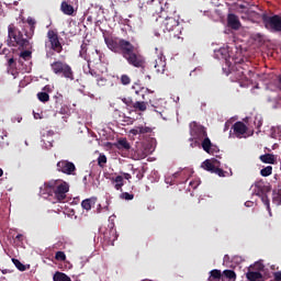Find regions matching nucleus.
Listing matches in <instances>:
<instances>
[{
	"label": "nucleus",
	"mask_w": 281,
	"mask_h": 281,
	"mask_svg": "<svg viewBox=\"0 0 281 281\" xmlns=\"http://www.w3.org/2000/svg\"><path fill=\"white\" fill-rule=\"evenodd\" d=\"M262 164H276V155L273 154H265L259 157Z\"/></svg>",
	"instance_id": "29"
},
{
	"label": "nucleus",
	"mask_w": 281,
	"mask_h": 281,
	"mask_svg": "<svg viewBox=\"0 0 281 281\" xmlns=\"http://www.w3.org/2000/svg\"><path fill=\"white\" fill-rule=\"evenodd\" d=\"M231 74L235 80H247V74H249V66L243 63H237L231 68Z\"/></svg>",
	"instance_id": "8"
},
{
	"label": "nucleus",
	"mask_w": 281,
	"mask_h": 281,
	"mask_svg": "<svg viewBox=\"0 0 281 281\" xmlns=\"http://www.w3.org/2000/svg\"><path fill=\"white\" fill-rule=\"evenodd\" d=\"M27 24H29V26H26V30H29V31H26L25 32V36H26V38H32V36H34V30H36V22L34 21V20H27Z\"/></svg>",
	"instance_id": "26"
},
{
	"label": "nucleus",
	"mask_w": 281,
	"mask_h": 281,
	"mask_svg": "<svg viewBox=\"0 0 281 281\" xmlns=\"http://www.w3.org/2000/svg\"><path fill=\"white\" fill-rule=\"evenodd\" d=\"M272 203L274 205H281V189L278 191H273L272 193Z\"/></svg>",
	"instance_id": "32"
},
{
	"label": "nucleus",
	"mask_w": 281,
	"mask_h": 281,
	"mask_svg": "<svg viewBox=\"0 0 281 281\" xmlns=\"http://www.w3.org/2000/svg\"><path fill=\"white\" fill-rule=\"evenodd\" d=\"M52 186H55L56 203H63L65 199H67V192H69V183L63 180H55Z\"/></svg>",
	"instance_id": "7"
},
{
	"label": "nucleus",
	"mask_w": 281,
	"mask_h": 281,
	"mask_svg": "<svg viewBox=\"0 0 281 281\" xmlns=\"http://www.w3.org/2000/svg\"><path fill=\"white\" fill-rule=\"evenodd\" d=\"M89 74L92 76V78H95L97 80L99 79V77H101L102 75L99 74L98 70H89Z\"/></svg>",
	"instance_id": "47"
},
{
	"label": "nucleus",
	"mask_w": 281,
	"mask_h": 281,
	"mask_svg": "<svg viewBox=\"0 0 281 281\" xmlns=\"http://www.w3.org/2000/svg\"><path fill=\"white\" fill-rule=\"evenodd\" d=\"M119 236L120 235L117 234V229H115V225L110 226V228L103 233L105 243L112 247L115 245V240H117Z\"/></svg>",
	"instance_id": "11"
},
{
	"label": "nucleus",
	"mask_w": 281,
	"mask_h": 281,
	"mask_svg": "<svg viewBox=\"0 0 281 281\" xmlns=\"http://www.w3.org/2000/svg\"><path fill=\"white\" fill-rule=\"evenodd\" d=\"M15 240H18L19 243H23V234H18L15 236Z\"/></svg>",
	"instance_id": "52"
},
{
	"label": "nucleus",
	"mask_w": 281,
	"mask_h": 281,
	"mask_svg": "<svg viewBox=\"0 0 281 281\" xmlns=\"http://www.w3.org/2000/svg\"><path fill=\"white\" fill-rule=\"evenodd\" d=\"M12 262L19 271H27V266L21 263L19 259L12 258Z\"/></svg>",
	"instance_id": "33"
},
{
	"label": "nucleus",
	"mask_w": 281,
	"mask_h": 281,
	"mask_svg": "<svg viewBox=\"0 0 281 281\" xmlns=\"http://www.w3.org/2000/svg\"><path fill=\"white\" fill-rule=\"evenodd\" d=\"M277 85H278L279 89H281V76H279L277 78Z\"/></svg>",
	"instance_id": "54"
},
{
	"label": "nucleus",
	"mask_w": 281,
	"mask_h": 281,
	"mask_svg": "<svg viewBox=\"0 0 281 281\" xmlns=\"http://www.w3.org/2000/svg\"><path fill=\"white\" fill-rule=\"evenodd\" d=\"M13 4L19 5V2H18V1H15V2H13Z\"/></svg>",
	"instance_id": "62"
},
{
	"label": "nucleus",
	"mask_w": 281,
	"mask_h": 281,
	"mask_svg": "<svg viewBox=\"0 0 281 281\" xmlns=\"http://www.w3.org/2000/svg\"><path fill=\"white\" fill-rule=\"evenodd\" d=\"M216 166H218V160L214 159V160H210L206 159L202 162V168L204 170H206L207 172H214V169L216 168Z\"/></svg>",
	"instance_id": "19"
},
{
	"label": "nucleus",
	"mask_w": 281,
	"mask_h": 281,
	"mask_svg": "<svg viewBox=\"0 0 281 281\" xmlns=\"http://www.w3.org/2000/svg\"><path fill=\"white\" fill-rule=\"evenodd\" d=\"M121 199H124L125 201H133V199H135V195L128 192H123L121 194Z\"/></svg>",
	"instance_id": "42"
},
{
	"label": "nucleus",
	"mask_w": 281,
	"mask_h": 281,
	"mask_svg": "<svg viewBox=\"0 0 281 281\" xmlns=\"http://www.w3.org/2000/svg\"><path fill=\"white\" fill-rule=\"evenodd\" d=\"M55 260H58L59 262H65L67 260V255H65L64 251H57L55 255Z\"/></svg>",
	"instance_id": "37"
},
{
	"label": "nucleus",
	"mask_w": 281,
	"mask_h": 281,
	"mask_svg": "<svg viewBox=\"0 0 281 281\" xmlns=\"http://www.w3.org/2000/svg\"><path fill=\"white\" fill-rule=\"evenodd\" d=\"M270 137H272V139H278L279 137H281V126L280 125L271 127Z\"/></svg>",
	"instance_id": "31"
},
{
	"label": "nucleus",
	"mask_w": 281,
	"mask_h": 281,
	"mask_svg": "<svg viewBox=\"0 0 281 281\" xmlns=\"http://www.w3.org/2000/svg\"><path fill=\"white\" fill-rule=\"evenodd\" d=\"M256 267H258L259 271H262L265 269V266H262L261 263H257Z\"/></svg>",
	"instance_id": "55"
},
{
	"label": "nucleus",
	"mask_w": 281,
	"mask_h": 281,
	"mask_svg": "<svg viewBox=\"0 0 281 281\" xmlns=\"http://www.w3.org/2000/svg\"><path fill=\"white\" fill-rule=\"evenodd\" d=\"M79 56L81 58H87V43H85V42L80 46Z\"/></svg>",
	"instance_id": "41"
},
{
	"label": "nucleus",
	"mask_w": 281,
	"mask_h": 281,
	"mask_svg": "<svg viewBox=\"0 0 281 281\" xmlns=\"http://www.w3.org/2000/svg\"><path fill=\"white\" fill-rule=\"evenodd\" d=\"M133 175H136V179H138V181H140V179H144V172H142V170L139 169H133Z\"/></svg>",
	"instance_id": "44"
},
{
	"label": "nucleus",
	"mask_w": 281,
	"mask_h": 281,
	"mask_svg": "<svg viewBox=\"0 0 281 281\" xmlns=\"http://www.w3.org/2000/svg\"><path fill=\"white\" fill-rule=\"evenodd\" d=\"M109 80L106 79V77H103L101 75V77H99V79H97V85L98 87H106Z\"/></svg>",
	"instance_id": "39"
},
{
	"label": "nucleus",
	"mask_w": 281,
	"mask_h": 281,
	"mask_svg": "<svg viewBox=\"0 0 281 281\" xmlns=\"http://www.w3.org/2000/svg\"><path fill=\"white\" fill-rule=\"evenodd\" d=\"M121 82L122 85H131V77H128L127 75H123L121 77Z\"/></svg>",
	"instance_id": "45"
},
{
	"label": "nucleus",
	"mask_w": 281,
	"mask_h": 281,
	"mask_svg": "<svg viewBox=\"0 0 281 281\" xmlns=\"http://www.w3.org/2000/svg\"><path fill=\"white\" fill-rule=\"evenodd\" d=\"M190 186H194V182H190Z\"/></svg>",
	"instance_id": "63"
},
{
	"label": "nucleus",
	"mask_w": 281,
	"mask_h": 281,
	"mask_svg": "<svg viewBox=\"0 0 281 281\" xmlns=\"http://www.w3.org/2000/svg\"><path fill=\"white\" fill-rule=\"evenodd\" d=\"M164 32H175V30H181L179 26V20L175 18H166L162 22Z\"/></svg>",
	"instance_id": "12"
},
{
	"label": "nucleus",
	"mask_w": 281,
	"mask_h": 281,
	"mask_svg": "<svg viewBox=\"0 0 281 281\" xmlns=\"http://www.w3.org/2000/svg\"><path fill=\"white\" fill-rule=\"evenodd\" d=\"M133 177L131 176V173H123V179H126L127 181H130V179H132Z\"/></svg>",
	"instance_id": "53"
},
{
	"label": "nucleus",
	"mask_w": 281,
	"mask_h": 281,
	"mask_svg": "<svg viewBox=\"0 0 281 281\" xmlns=\"http://www.w3.org/2000/svg\"><path fill=\"white\" fill-rule=\"evenodd\" d=\"M54 281H71V278L64 272L57 271L53 276Z\"/></svg>",
	"instance_id": "30"
},
{
	"label": "nucleus",
	"mask_w": 281,
	"mask_h": 281,
	"mask_svg": "<svg viewBox=\"0 0 281 281\" xmlns=\"http://www.w3.org/2000/svg\"><path fill=\"white\" fill-rule=\"evenodd\" d=\"M252 203H254V202H246L245 205H246V207H249L250 204H252Z\"/></svg>",
	"instance_id": "59"
},
{
	"label": "nucleus",
	"mask_w": 281,
	"mask_h": 281,
	"mask_svg": "<svg viewBox=\"0 0 281 281\" xmlns=\"http://www.w3.org/2000/svg\"><path fill=\"white\" fill-rule=\"evenodd\" d=\"M236 272L234 270H224L222 272V281H236Z\"/></svg>",
	"instance_id": "23"
},
{
	"label": "nucleus",
	"mask_w": 281,
	"mask_h": 281,
	"mask_svg": "<svg viewBox=\"0 0 281 281\" xmlns=\"http://www.w3.org/2000/svg\"><path fill=\"white\" fill-rule=\"evenodd\" d=\"M37 100H40V102H49V94L47 92H38L37 93Z\"/></svg>",
	"instance_id": "36"
},
{
	"label": "nucleus",
	"mask_w": 281,
	"mask_h": 281,
	"mask_svg": "<svg viewBox=\"0 0 281 281\" xmlns=\"http://www.w3.org/2000/svg\"><path fill=\"white\" fill-rule=\"evenodd\" d=\"M123 122L128 125L133 124L134 120L131 116H124Z\"/></svg>",
	"instance_id": "50"
},
{
	"label": "nucleus",
	"mask_w": 281,
	"mask_h": 281,
	"mask_svg": "<svg viewBox=\"0 0 281 281\" xmlns=\"http://www.w3.org/2000/svg\"><path fill=\"white\" fill-rule=\"evenodd\" d=\"M246 278L249 281H260L262 280V273L258 272V271H248L246 273Z\"/></svg>",
	"instance_id": "28"
},
{
	"label": "nucleus",
	"mask_w": 281,
	"mask_h": 281,
	"mask_svg": "<svg viewBox=\"0 0 281 281\" xmlns=\"http://www.w3.org/2000/svg\"><path fill=\"white\" fill-rule=\"evenodd\" d=\"M57 171L64 175H76V165L69 160H59L57 162Z\"/></svg>",
	"instance_id": "10"
},
{
	"label": "nucleus",
	"mask_w": 281,
	"mask_h": 281,
	"mask_svg": "<svg viewBox=\"0 0 281 281\" xmlns=\"http://www.w3.org/2000/svg\"><path fill=\"white\" fill-rule=\"evenodd\" d=\"M104 43L110 52H113V54H121L128 65L136 67L137 69H144L146 58L139 54L137 47L131 42L116 36H104Z\"/></svg>",
	"instance_id": "1"
},
{
	"label": "nucleus",
	"mask_w": 281,
	"mask_h": 281,
	"mask_svg": "<svg viewBox=\"0 0 281 281\" xmlns=\"http://www.w3.org/2000/svg\"><path fill=\"white\" fill-rule=\"evenodd\" d=\"M104 164H106V156L104 154H100L98 157V166H100V168H104Z\"/></svg>",
	"instance_id": "40"
},
{
	"label": "nucleus",
	"mask_w": 281,
	"mask_h": 281,
	"mask_svg": "<svg viewBox=\"0 0 281 281\" xmlns=\"http://www.w3.org/2000/svg\"><path fill=\"white\" fill-rule=\"evenodd\" d=\"M18 56L19 65H23V60H32V50H30V48L20 49Z\"/></svg>",
	"instance_id": "18"
},
{
	"label": "nucleus",
	"mask_w": 281,
	"mask_h": 281,
	"mask_svg": "<svg viewBox=\"0 0 281 281\" xmlns=\"http://www.w3.org/2000/svg\"><path fill=\"white\" fill-rule=\"evenodd\" d=\"M191 142L190 147L191 148H203V140L200 139H193V137H191L189 139Z\"/></svg>",
	"instance_id": "35"
},
{
	"label": "nucleus",
	"mask_w": 281,
	"mask_h": 281,
	"mask_svg": "<svg viewBox=\"0 0 281 281\" xmlns=\"http://www.w3.org/2000/svg\"><path fill=\"white\" fill-rule=\"evenodd\" d=\"M140 93H143L142 94L143 101L134 102L133 109H135V111H142V112L146 111L148 102L154 109H157V103L155 101H151L150 98H148V93H155L154 91H151L148 88H146L145 90L144 88H142Z\"/></svg>",
	"instance_id": "6"
},
{
	"label": "nucleus",
	"mask_w": 281,
	"mask_h": 281,
	"mask_svg": "<svg viewBox=\"0 0 281 281\" xmlns=\"http://www.w3.org/2000/svg\"><path fill=\"white\" fill-rule=\"evenodd\" d=\"M122 102H124L126 106H132V109H133V104H135V102H133V99L131 98H124L122 99Z\"/></svg>",
	"instance_id": "46"
},
{
	"label": "nucleus",
	"mask_w": 281,
	"mask_h": 281,
	"mask_svg": "<svg viewBox=\"0 0 281 281\" xmlns=\"http://www.w3.org/2000/svg\"><path fill=\"white\" fill-rule=\"evenodd\" d=\"M272 172H273V167L271 166L265 167L263 169L260 170L261 177H271Z\"/></svg>",
	"instance_id": "34"
},
{
	"label": "nucleus",
	"mask_w": 281,
	"mask_h": 281,
	"mask_svg": "<svg viewBox=\"0 0 281 281\" xmlns=\"http://www.w3.org/2000/svg\"><path fill=\"white\" fill-rule=\"evenodd\" d=\"M83 183L87 184V176L83 177Z\"/></svg>",
	"instance_id": "61"
},
{
	"label": "nucleus",
	"mask_w": 281,
	"mask_h": 281,
	"mask_svg": "<svg viewBox=\"0 0 281 281\" xmlns=\"http://www.w3.org/2000/svg\"><path fill=\"white\" fill-rule=\"evenodd\" d=\"M95 201H98V199H95V198L86 199L81 202V207L83 210H86L87 212H89V210H91V207H93V205H95Z\"/></svg>",
	"instance_id": "27"
},
{
	"label": "nucleus",
	"mask_w": 281,
	"mask_h": 281,
	"mask_svg": "<svg viewBox=\"0 0 281 281\" xmlns=\"http://www.w3.org/2000/svg\"><path fill=\"white\" fill-rule=\"evenodd\" d=\"M55 180H50L48 182H45L43 187H41V194H47V196H54L55 195Z\"/></svg>",
	"instance_id": "15"
},
{
	"label": "nucleus",
	"mask_w": 281,
	"mask_h": 281,
	"mask_svg": "<svg viewBox=\"0 0 281 281\" xmlns=\"http://www.w3.org/2000/svg\"><path fill=\"white\" fill-rule=\"evenodd\" d=\"M94 54H95V56H98V58H94L93 60L102 63V53L100 50L95 49Z\"/></svg>",
	"instance_id": "49"
},
{
	"label": "nucleus",
	"mask_w": 281,
	"mask_h": 281,
	"mask_svg": "<svg viewBox=\"0 0 281 281\" xmlns=\"http://www.w3.org/2000/svg\"><path fill=\"white\" fill-rule=\"evenodd\" d=\"M7 45L18 47V49H32L30 38L23 37V33L14 24L8 26Z\"/></svg>",
	"instance_id": "3"
},
{
	"label": "nucleus",
	"mask_w": 281,
	"mask_h": 281,
	"mask_svg": "<svg viewBox=\"0 0 281 281\" xmlns=\"http://www.w3.org/2000/svg\"><path fill=\"white\" fill-rule=\"evenodd\" d=\"M50 68L53 74H55L56 76H61V78L70 81L76 80L74 69L67 63L57 60L50 64Z\"/></svg>",
	"instance_id": "4"
},
{
	"label": "nucleus",
	"mask_w": 281,
	"mask_h": 281,
	"mask_svg": "<svg viewBox=\"0 0 281 281\" xmlns=\"http://www.w3.org/2000/svg\"><path fill=\"white\" fill-rule=\"evenodd\" d=\"M46 36L48 41L45 42V47H48L49 49H52V52H55V54H61L63 44L60 43V36L58 35V32L54 30H48Z\"/></svg>",
	"instance_id": "5"
},
{
	"label": "nucleus",
	"mask_w": 281,
	"mask_h": 281,
	"mask_svg": "<svg viewBox=\"0 0 281 281\" xmlns=\"http://www.w3.org/2000/svg\"><path fill=\"white\" fill-rule=\"evenodd\" d=\"M232 131L235 137H237L238 139H243L248 131V127L243 122L238 121L234 123V125L232 126Z\"/></svg>",
	"instance_id": "13"
},
{
	"label": "nucleus",
	"mask_w": 281,
	"mask_h": 281,
	"mask_svg": "<svg viewBox=\"0 0 281 281\" xmlns=\"http://www.w3.org/2000/svg\"><path fill=\"white\" fill-rule=\"evenodd\" d=\"M213 175H217L218 177H225V171L217 166H215V169L213 170Z\"/></svg>",
	"instance_id": "43"
},
{
	"label": "nucleus",
	"mask_w": 281,
	"mask_h": 281,
	"mask_svg": "<svg viewBox=\"0 0 281 281\" xmlns=\"http://www.w3.org/2000/svg\"><path fill=\"white\" fill-rule=\"evenodd\" d=\"M132 135H148V133H153V127L146 125L135 126L130 131Z\"/></svg>",
	"instance_id": "17"
},
{
	"label": "nucleus",
	"mask_w": 281,
	"mask_h": 281,
	"mask_svg": "<svg viewBox=\"0 0 281 281\" xmlns=\"http://www.w3.org/2000/svg\"><path fill=\"white\" fill-rule=\"evenodd\" d=\"M223 280V272L218 269H213L210 271V277L207 281H221Z\"/></svg>",
	"instance_id": "24"
},
{
	"label": "nucleus",
	"mask_w": 281,
	"mask_h": 281,
	"mask_svg": "<svg viewBox=\"0 0 281 281\" xmlns=\"http://www.w3.org/2000/svg\"><path fill=\"white\" fill-rule=\"evenodd\" d=\"M1 272L3 273V276H5L7 273H10V270L4 269V270H1Z\"/></svg>",
	"instance_id": "56"
},
{
	"label": "nucleus",
	"mask_w": 281,
	"mask_h": 281,
	"mask_svg": "<svg viewBox=\"0 0 281 281\" xmlns=\"http://www.w3.org/2000/svg\"><path fill=\"white\" fill-rule=\"evenodd\" d=\"M110 181L112 186L120 192H122V188H124V177L123 176H116L115 178H110Z\"/></svg>",
	"instance_id": "21"
},
{
	"label": "nucleus",
	"mask_w": 281,
	"mask_h": 281,
	"mask_svg": "<svg viewBox=\"0 0 281 281\" xmlns=\"http://www.w3.org/2000/svg\"><path fill=\"white\" fill-rule=\"evenodd\" d=\"M60 10L67 16H74V12H76V10L74 9V5L67 3V1L61 2Z\"/></svg>",
	"instance_id": "22"
},
{
	"label": "nucleus",
	"mask_w": 281,
	"mask_h": 281,
	"mask_svg": "<svg viewBox=\"0 0 281 281\" xmlns=\"http://www.w3.org/2000/svg\"><path fill=\"white\" fill-rule=\"evenodd\" d=\"M54 100L56 109H58V106H63V94L57 93L56 95H54Z\"/></svg>",
	"instance_id": "38"
},
{
	"label": "nucleus",
	"mask_w": 281,
	"mask_h": 281,
	"mask_svg": "<svg viewBox=\"0 0 281 281\" xmlns=\"http://www.w3.org/2000/svg\"><path fill=\"white\" fill-rule=\"evenodd\" d=\"M256 188H258V190H262V184L258 183L256 184Z\"/></svg>",
	"instance_id": "57"
},
{
	"label": "nucleus",
	"mask_w": 281,
	"mask_h": 281,
	"mask_svg": "<svg viewBox=\"0 0 281 281\" xmlns=\"http://www.w3.org/2000/svg\"><path fill=\"white\" fill-rule=\"evenodd\" d=\"M16 60H19V58H14V56H12L11 58L8 59V65L9 67H13V65H16Z\"/></svg>",
	"instance_id": "48"
},
{
	"label": "nucleus",
	"mask_w": 281,
	"mask_h": 281,
	"mask_svg": "<svg viewBox=\"0 0 281 281\" xmlns=\"http://www.w3.org/2000/svg\"><path fill=\"white\" fill-rule=\"evenodd\" d=\"M257 196H260V199H261L263 205H266L267 211L269 212V214H270V216H271V203H270L269 196L266 195V193L262 192V191H259V192L257 193Z\"/></svg>",
	"instance_id": "25"
},
{
	"label": "nucleus",
	"mask_w": 281,
	"mask_h": 281,
	"mask_svg": "<svg viewBox=\"0 0 281 281\" xmlns=\"http://www.w3.org/2000/svg\"><path fill=\"white\" fill-rule=\"evenodd\" d=\"M265 27L270 32H281V15L274 14L263 18Z\"/></svg>",
	"instance_id": "9"
},
{
	"label": "nucleus",
	"mask_w": 281,
	"mask_h": 281,
	"mask_svg": "<svg viewBox=\"0 0 281 281\" xmlns=\"http://www.w3.org/2000/svg\"><path fill=\"white\" fill-rule=\"evenodd\" d=\"M274 281H281V271L273 272Z\"/></svg>",
	"instance_id": "51"
},
{
	"label": "nucleus",
	"mask_w": 281,
	"mask_h": 281,
	"mask_svg": "<svg viewBox=\"0 0 281 281\" xmlns=\"http://www.w3.org/2000/svg\"><path fill=\"white\" fill-rule=\"evenodd\" d=\"M227 25L231 27V30H240V20L236 14L229 13L227 15Z\"/></svg>",
	"instance_id": "16"
},
{
	"label": "nucleus",
	"mask_w": 281,
	"mask_h": 281,
	"mask_svg": "<svg viewBox=\"0 0 281 281\" xmlns=\"http://www.w3.org/2000/svg\"><path fill=\"white\" fill-rule=\"evenodd\" d=\"M189 128L191 137L202 142V149L204 153H207V155H214L215 153H218V146L212 144V140L210 137H207V131H205L203 125L196 123V121H193L190 123Z\"/></svg>",
	"instance_id": "2"
},
{
	"label": "nucleus",
	"mask_w": 281,
	"mask_h": 281,
	"mask_svg": "<svg viewBox=\"0 0 281 281\" xmlns=\"http://www.w3.org/2000/svg\"><path fill=\"white\" fill-rule=\"evenodd\" d=\"M262 126V121H258L257 128H260Z\"/></svg>",
	"instance_id": "58"
},
{
	"label": "nucleus",
	"mask_w": 281,
	"mask_h": 281,
	"mask_svg": "<svg viewBox=\"0 0 281 281\" xmlns=\"http://www.w3.org/2000/svg\"><path fill=\"white\" fill-rule=\"evenodd\" d=\"M154 69L156 70V74H165L166 71V57L164 55L158 56L153 63H151Z\"/></svg>",
	"instance_id": "14"
},
{
	"label": "nucleus",
	"mask_w": 281,
	"mask_h": 281,
	"mask_svg": "<svg viewBox=\"0 0 281 281\" xmlns=\"http://www.w3.org/2000/svg\"><path fill=\"white\" fill-rule=\"evenodd\" d=\"M178 175H179V172H176V173H175V177H177Z\"/></svg>",
	"instance_id": "64"
},
{
	"label": "nucleus",
	"mask_w": 281,
	"mask_h": 281,
	"mask_svg": "<svg viewBox=\"0 0 281 281\" xmlns=\"http://www.w3.org/2000/svg\"><path fill=\"white\" fill-rule=\"evenodd\" d=\"M0 177H3V169L0 168Z\"/></svg>",
	"instance_id": "60"
},
{
	"label": "nucleus",
	"mask_w": 281,
	"mask_h": 281,
	"mask_svg": "<svg viewBox=\"0 0 281 281\" xmlns=\"http://www.w3.org/2000/svg\"><path fill=\"white\" fill-rule=\"evenodd\" d=\"M115 148H117V150H125L126 153H128V150H131V143H128V139L126 138H120L115 144H114Z\"/></svg>",
	"instance_id": "20"
}]
</instances>
